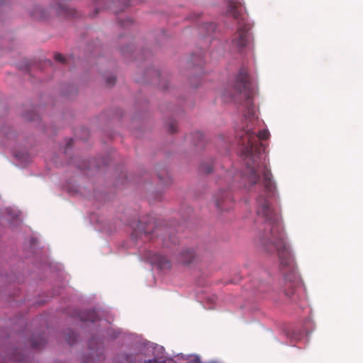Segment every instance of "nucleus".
Returning <instances> with one entry per match:
<instances>
[{
	"instance_id": "obj_18",
	"label": "nucleus",
	"mask_w": 363,
	"mask_h": 363,
	"mask_svg": "<svg viewBox=\"0 0 363 363\" xmlns=\"http://www.w3.org/2000/svg\"><path fill=\"white\" fill-rule=\"evenodd\" d=\"M37 117L36 114L33 112L31 116L26 115L25 118L28 121H34L35 118Z\"/></svg>"
},
{
	"instance_id": "obj_10",
	"label": "nucleus",
	"mask_w": 363,
	"mask_h": 363,
	"mask_svg": "<svg viewBox=\"0 0 363 363\" xmlns=\"http://www.w3.org/2000/svg\"><path fill=\"white\" fill-rule=\"evenodd\" d=\"M81 319L83 321H90V322L94 323V322L96 321L99 319V318H98V315L96 313V311H88L86 313V315L85 317L82 316Z\"/></svg>"
},
{
	"instance_id": "obj_22",
	"label": "nucleus",
	"mask_w": 363,
	"mask_h": 363,
	"mask_svg": "<svg viewBox=\"0 0 363 363\" xmlns=\"http://www.w3.org/2000/svg\"><path fill=\"white\" fill-rule=\"evenodd\" d=\"M169 240H170V241H171L172 242H173L174 244H175V243H176L177 240H176V238H169Z\"/></svg>"
},
{
	"instance_id": "obj_11",
	"label": "nucleus",
	"mask_w": 363,
	"mask_h": 363,
	"mask_svg": "<svg viewBox=\"0 0 363 363\" xmlns=\"http://www.w3.org/2000/svg\"><path fill=\"white\" fill-rule=\"evenodd\" d=\"M285 280H286V286L285 287L286 288L288 287L289 289V291H286V289H284L285 294L286 296L291 297L294 293V284H292L291 281H289L288 283L286 277H285Z\"/></svg>"
},
{
	"instance_id": "obj_19",
	"label": "nucleus",
	"mask_w": 363,
	"mask_h": 363,
	"mask_svg": "<svg viewBox=\"0 0 363 363\" xmlns=\"http://www.w3.org/2000/svg\"><path fill=\"white\" fill-rule=\"evenodd\" d=\"M94 340H92L89 342V346H90V349H91V354L92 356L95 355V354L96 353V351H95L94 348L93 347V344H94Z\"/></svg>"
},
{
	"instance_id": "obj_8",
	"label": "nucleus",
	"mask_w": 363,
	"mask_h": 363,
	"mask_svg": "<svg viewBox=\"0 0 363 363\" xmlns=\"http://www.w3.org/2000/svg\"><path fill=\"white\" fill-rule=\"evenodd\" d=\"M153 262L157 264L161 269H168L171 267L170 261L164 255L155 254L153 258Z\"/></svg>"
},
{
	"instance_id": "obj_1",
	"label": "nucleus",
	"mask_w": 363,
	"mask_h": 363,
	"mask_svg": "<svg viewBox=\"0 0 363 363\" xmlns=\"http://www.w3.org/2000/svg\"><path fill=\"white\" fill-rule=\"evenodd\" d=\"M223 96L225 100H233L242 104L247 109L246 118L249 121L245 126L237 133L243 146L242 154L247 165L243 179L247 181L250 186H253L259 179L258 171L262 167L258 162L264 153V145L260 140H267L269 133L267 130H259L256 134L253 130L257 123L255 107L252 105V91L249 80V75L245 69H241L236 76L233 84L225 90ZM262 174L263 185L267 194H274L275 185L272 180V173L266 164H262Z\"/></svg>"
},
{
	"instance_id": "obj_9",
	"label": "nucleus",
	"mask_w": 363,
	"mask_h": 363,
	"mask_svg": "<svg viewBox=\"0 0 363 363\" xmlns=\"http://www.w3.org/2000/svg\"><path fill=\"white\" fill-rule=\"evenodd\" d=\"M136 360L135 355L121 353L116 357L114 363H135Z\"/></svg>"
},
{
	"instance_id": "obj_21",
	"label": "nucleus",
	"mask_w": 363,
	"mask_h": 363,
	"mask_svg": "<svg viewBox=\"0 0 363 363\" xmlns=\"http://www.w3.org/2000/svg\"><path fill=\"white\" fill-rule=\"evenodd\" d=\"M196 135L198 138H202L203 137V134L201 133H200V132L196 133Z\"/></svg>"
},
{
	"instance_id": "obj_2",
	"label": "nucleus",
	"mask_w": 363,
	"mask_h": 363,
	"mask_svg": "<svg viewBox=\"0 0 363 363\" xmlns=\"http://www.w3.org/2000/svg\"><path fill=\"white\" fill-rule=\"evenodd\" d=\"M257 203V214L264 223L263 231L259 238L260 244L265 251L277 253L283 268H291L293 257L278 213L265 197L259 196Z\"/></svg>"
},
{
	"instance_id": "obj_7",
	"label": "nucleus",
	"mask_w": 363,
	"mask_h": 363,
	"mask_svg": "<svg viewBox=\"0 0 363 363\" xmlns=\"http://www.w3.org/2000/svg\"><path fill=\"white\" fill-rule=\"evenodd\" d=\"M55 10L58 14L75 16V10L65 2H58L55 6Z\"/></svg>"
},
{
	"instance_id": "obj_5",
	"label": "nucleus",
	"mask_w": 363,
	"mask_h": 363,
	"mask_svg": "<svg viewBox=\"0 0 363 363\" xmlns=\"http://www.w3.org/2000/svg\"><path fill=\"white\" fill-rule=\"evenodd\" d=\"M195 257V252L192 249H185L179 252L177 260L182 264L191 263Z\"/></svg>"
},
{
	"instance_id": "obj_16",
	"label": "nucleus",
	"mask_w": 363,
	"mask_h": 363,
	"mask_svg": "<svg viewBox=\"0 0 363 363\" xmlns=\"http://www.w3.org/2000/svg\"><path fill=\"white\" fill-rule=\"evenodd\" d=\"M169 129L172 133H175L177 131V125L174 123H171Z\"/></svg>"
},
{
	"instance_id": "obj_20",
	"label": "nucleus",
	"mask_w": 363,
	"mask_h": 363,
	"mask_svg": "<svg viewBox=\"0 0 363 363\" xmlns=\"http://www.w3.org/2000/svg\"><path fill=\"white\" fill-rule=\"evenodd\" d=\"M32 345H33V347L34 348H39V347H41V345H43V343H42V342H40V343H39V344H38V343H37V342H33V344H32Z\"/></svg>"
},
{
	"instance_id": "obj_12",
	"label": "nucleus",
	"mask_w": 363,
	"mask_h": 363,
	"mask_svg": "<svg viewBox=\"0 0 363 363\" xmlns=\"http://www.w3.org/2000/svg\"><path fill=\"white\" fill-rule=\"evenodd\" d=\"M143 363H172V360L167 359L164 357H159L157 359H149L148 361H145Z\"/></svg>"
},
{
	"instance_id": "obj_17",
	"label": "nucleus",
	"mask_w": 363,
	"mask_h": 363,
	"mask_svg": "<svg viewBox=\"0 0 363 363\" xmlns=\"http://www.w3.org/2000/svg\"><path fill=\"white\" fill-rule=\"evenodd\" d=\"M121 3L123 8L130 5V0H118Z\"/></svg>"
},
{
	"instance_id": "obj_14",
	"label": "nucleus",
	"mask_w": 363,
	"mask_h": 363,
	"mask_svg": "<svg viewBox=\"0 0 363 363\" xmlns=\"http://www.w3.org/2000/svg\"><path fill=\"white\" fill-rule=\"evenodd\" d=\"M116 77L115 76H109L106 78V84L108 86H113L116 82Z\"/></svg>"
},
{
	"instance_id": "obj_4",
	"label": "nucleus",
	"mask_w": 363,
	"mask_h": 363,
	"mask_svg": "<svg viewBox=\"0 0 363 363\" xmlns=\"http://www.w3.org/2000/svg\"><path fill=\"white\" fill-rule=\"evenodd\" d=\"M232 199L230 193L227 191L220 190L215 196V203L216 207L220 210H228L231 206Z\"/></svg>"
},
{
	"instance_id": "obj_6",
	"label": "nucleus",
	"mask_w": 363,
	"mask_h": 363,
	"mask_svg": "<svg viewBox=\"0 0 363 363\" xmlns=\"http://www.w3.org/2000/svg\"><path fill=\"white\" fill-rule=\"evenodd\" d=\"M163 226L160 225H157L155 220L150 221L148 223H147L146 226L142 229L143 232H141V233L143 234L144 236H148L149 235H155L156 236H157V232L163 231Z\"/></svg>"
},
{
	"instance_id": "obj_13",
	"label": "nucleus",
	"mask_w": 363,
	"mask_h": 363,
	"mask_svg": "<svg viewBox=\"0 0 363 363\" xmlns=\"http://www.w3.org/2000/svg\"><path fill=\"white\" fill-rule=\"evenodd\" d=\"M213 166L211 164H203L200 167V170L206 174H209L212 172Z\"/></svg>"
},
{
	"instance_id": "obj_24",
	"label": "nucleus",
	"mask_w": 363,
	"mask_h": 363,
	"mask_svg": "<svg viewBox=\"0 0 363 363\" xmlns=\"http://www.w3.org/2000/svg\"><path fill=\"white\" fill-rule=\"evenodd\" d=\"M231 175V173L229 172H227V177L225 178V180H227Z\"/></svg>"
},
{
	"instance_id": "obj_23",
	"label": "nucleus",
	"mask_w": 363,
	"mask_h": 363,
	"mask_svg": "<svg viewBox=\"0 0 363 363\" xmlns=\"http://www.w3.org/2000/svg\"><path fill=\"white\" fill-rule=\"evenodd\" d=\"M72 143H73L72 140V139H70V140H69L68 143H67V146H68V147L71 146V145H72Z\"/></svg>"
},
{
	"instance_id": "obj_3",
	"label": "nucleus",
	"mask_w": 363,
	"mask_h": 363,
	"mask_svg": "<svg viewBox=\"0 0 363 363\" xmlns=\"http://www.w3.org/2000/svg\"><path fill=\"white\" fill-rule=\"evenodd\" d=\"M227 13L232 16L238 24L237 32L232 38V45L238 50H241L247 44V33L250 29V25L247 22L240 0H227Z\"/></svg>"
},
{
	"instance_id": "obj_15",
	"label": "nucleus",
	"mask_w": 363,
	"mask_h": 363,
	"mask_svg": "<svg viewBox=\"0 0 363 363\" xmlns=\"http://www.w3.org/2000/svg\"><path fill=\"white\" fill-rule=\"evenodd\" d=\"M55 60L56 61H58V62H64L65 61V57L63 55H62L60 53H56L55 55Z\"/></svg>"
}]
</instances>
